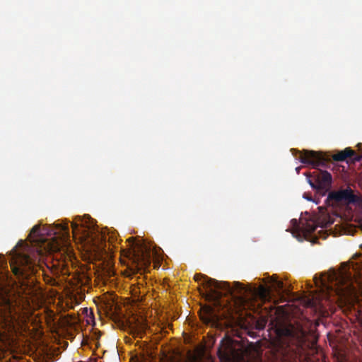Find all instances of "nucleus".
I'll return each instance as SVG.
<instances>
[{
  "mask_svg": "<svg viewBox=\"0 0 362 362\" xmlns=\"http://www.w3.org/2000/svg\"><path fill=\"white\" fill-rule=\"evenodd\" d=\"M278 338L276 359L281 362H298L304 354L307 329L302 324H283L276 329Z\"/></svg>",
  "mask_w": 362,
  "mask_h": 362,
  "instance_id": "obj_1",
  "label": "nucleus"
},
{
  "mask_svg": "<svg viewBox=\"0 0 362 362\" xmlns=\"http://www.w3.org/2000/svg\"><path fill=\"white\" fill-rule=\"evenodd\" d=\"M30 247L21 240L12 250L10 266L13 274L18 278L24 292L30 289L34 284L33 276L37 272V259L29 255Z\"/></svg>",
  "mask_w": 362,
  "mask_h": 362,
  "instance_id": "obj_2",
  "label": "nucleus"
},
{
  "mask_svg": "<svg viewBox=\"0 0 362 362\" xmlns=\"http://www.w3.org/2000/svg\"><path fill=\"white\" fill-rule=\"evenodd\" d=\"M329 278L334 283V290L339 305L347 308L353 307L358 300L361 284L352 275L349 263H342L341 269L339 272H334Z\"/></svg>",
  "mask_w": 362,
  "mask_h": 362,
  "instance_id": "obj_3",
  "label": "nucleus"
},
{
  "mask_svg": "<svg viewBox=\"0 0 362 362\" xmlns=\"http://www.w3.org/2000/svg\"><path fill=\"white\" fill-rule=\"evenodd\" d=\"M300 154V161L303 164L310 165L314 168L318 167L330 168L332 164L331 158L334 161H344L347 158L356 155V153L351 148H346L337 153L330 156L321 151L310 150L297 151Z\"/></svg>",
  "mask_w": 362,
  "mask_h": 362,
  "instance_id": "obj_4",
  "label": "nucleus"
},
{
  "mask_svg": "<svg viewBox=\"0 0 362 362\" xmlns=\"http://www.w3.org/2000/svg\"><path fill=\"white\" fill-rule=\"evenodd\" d=\"M194 279L202 284L206 290L207 298L215 303H219L220 299L223 296H233V289L228 282L218 281L202 274H196Z\"/></svg>",
  "mask_w": 362,
  "mask_h": 362,
  "instance_id": "obj_5",
  "label": "nucleus"
},
{
  "mask_svg": "<svg viewBox=\"0 0 362 362\" xmlns=\"http://www.w3.org/2000/svg\"><path fill=\"white\" fill-rule=\"evenodd\" d=\"M129 257L135 264L138 272H141L151 264V251L144 244L133 243L129 251Z\"/></svg>",
  "mask_w": 362,
  "mask_h": 362,
  "instance_id": "obj_6",
  "label": "nucleus"
},
{
  "mask_svg": "<svg viewBox=\"0 0 362 362\" xmlns=\"http://www.w3.org/2000/svg\"><path fill=\"white\" fill-rule=\"evenodd\" d=\"M42 234L40 233V227L39 226H35L33 227L29 238L32 243H39L41 245L37 248V255L40 257L43 255L44 252H57L60 250V244L57 242L54 245H51L49 243L44 241L41 237Z\"/></svg>",
  "mask_w": 362,
  "mask_h": 362,
  "instance_id": "obj_7",
  "label": "nucleus"
},
{
  "mask_svg": "<svg viewBox=\"0 0 362 362\" xmlns=\"http://www.w3.org/2000/svg\"><path fill=\"white\" fill-rule=\"evenodd\" d=\"M0 306L2 307V320L6 325L13 326L18 321V316L16 312L13 313V305L11 299L7 295L0 292Z\"/></svg>",
  "mask_w": 362,
  "mask_h": 362,
  "instance_id": "obj_8",
  "label": "nucleus"
},
{
  "mask_svg": "<svg viewBox=\"0 0 362 362\" xmlns=\"http://www.w3.org/2000/svg\"><path fill=\"white\" fill-rule=\"evenodd\" d=\"M327 199L335 204H354L358 202V198L354 194L351 188L331 192L328 194Z\"/></svg>",
  "mask_w": 362,
  "mask_h": 362,
  "instance_id": "obj_9",
  "label": "nucleus"
},
{
  "mask_svg": "<svg viewBox=\"0 0 362 362\" xmlns=\"http://www.w3.org/2000/svg\"><path fill=\"white\" fill-rule=\"evenodd\" d=\"M86 222L81 216L76 217L71 222V226L74 237L77 238V235H80L78 238L81 240L87 241L88 243L93 242L95 245L93 239L90 237V231L88 226H86Z\"/></svg>",
  "mask_w": 362,
  "mask_h": 362,
  "instance_id": "obj_10",
  "label": "nucleus"
},
{
  "mask_svg": "<svg viewBox=\"0 0 362 362\" xmlns=\"http://www.w3.org/2000/svg\"><path fill=\"white\" fill-rule=\"evenodd\" d=\"M314 173H315V172ZM314 177L315 183L313 182L311 180H308L309 184L313 188L322 189L330 187L332 178L329 172L326 170H320L316 172Z\"/></svg>",
  "mask_w": 362,
  "mask_h": 362,
  "instance_id": "obj_11",
  "label": "nucleus"
},
{
  "mask_svg": "<svg viewBox=\"0 0 362 362\" xmlns=\"http://www.w3.org/2000/svg\"><path fill=\"white\" fill-rule=\"evenodd\" d=\"M201 320L206 325H214L218 320V316L214 308L207 306L204 308L203 313L200 315Z\"/></svg>",
  "mask_w": 362,
  "mask_h": 362,
  "instance_id": "obj_12",
  "label": "nucleus"
},
{
  "mask_svg": "<svg viewBox=\"0 0 362 362\" xmlns=\"http://www.w3.org/2000/svg\"><path fill=\"white\" fill-rule=\"evenodd\" d=\"M272 288L264 285H260L257 291L256 294L262 302L269 301L271 300Z\"/></svg>",
  "mask_w": 362,
  "mask_h": 362,
  "instance_id": "obj_13",
  "label": "nucleus"
},
{
  "mask_svg": "<svg viewBox=\"0 0 362 362\" xmlns=\"http://www.w3.org/2000/svg\"><path fill=\"white\" fill-rule=\"evenodd\" d=\"M268 283L272 285V290H274L276 292H280L284 288V283L279 280L276 276H271L268 278Z\"/></svg>",
  "mask_w": 362,
  "mask_h": 362,
  "instance_id": "obj_14",
  "label": "nucleus"
},
{
  "mask_svg": "<svg viewBox=\"0 0 362 362\" xmlns=\"http://www.w3.org/2000/svg\"><path fill=\"white\" fill-rule=\"evenodd\" d=\"M58 230L61 233V238L64 243H66L69 239V228L68 223L59 224Z\"/></svg>",
  "mask_w": 362,
  "mask_h": 362,
  "instance_id": "obj_15",
  "label": "nucleus"
},
{
  "mask_svg": "<svg viewBox=\"0 0 362 362\" xmlns=\"http://www.w3.org/2000/svg\"><path fill=\"white\" fill-rule=\"evenodd\" d=\"M354 160L355 161H362V154L360 155V156H356L354 158Z\"/></svg>",
  "mask_w": 362,
  "mask_h": 362,
  "instance_id": "obj_16",
  "label": "nucleus"
},
{
  "mask_svg": "<svg viewBox=\"0 0 362 362\" xmlns=\"http://www.w3.org/2000/svg\"><path fill=\"white\" fill-rule=\"evenodd\" d=\"M5 276L3 274L2 272H0V281L2 280H4Z\"/></svg>",
  "mask_w": 362,
  "mask_h": 362,
  "instance_id": "obj_17",
  "label": "nucleus"
},
{
  "mask_svg": "<svg viewBox=\"0 0 362 362\" xmlns=\"http://www.w3.org/2000/svg\"><path fill=\"white\" fill-rule=\"evenodd\" d=\"M292 222H293L295 224L297 225V220L296 219H293Z\"/></svg>",
  "mask_w": 362,
  "mask_h": 362,
  "instance_id": "obj_18",
  "label": "nucleus"
},
{
  "mask_svg": "<svg viewBox=\"0 0 362 362\" xmlns=\"http://www.w3.org/2000/svg\"><path fill=\"white\" fill-rule=\"evenodd\" d=\"M315 227H312V228H311V231H314V230H315Z\"/></svg>",
  "mask_w": 362,
  "mask_h": 362,
  "instance_id": "obj_19",
  "label": "nucleus"
},
{
  "mask_svg": "<svg viewBox=\"0 0 362 362\" xmlns=\"http://www.w3.org/2000/svg\"><path fill=\"white\" fill-rule=\"evenodd\" d=\"M236 284L240 287V283H236Z\"/></svg>",
  "mask_w": 362,
  "mask_h": 362,
  "instance_id": "obj_20",
  "label": "nucleus"
}]
</instances>
